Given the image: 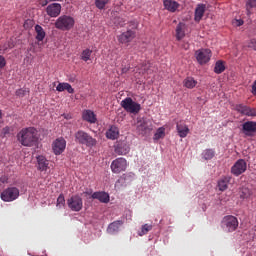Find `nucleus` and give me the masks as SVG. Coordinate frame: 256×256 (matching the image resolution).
<instances>
[{"label":"nucleus","mask_w":256,"mask_h":256,"mask_svg":"<svg viewBox=\"0 0 256 256\" xmlns=\"http://www.w3.org/2000/svg\"><path fill=\"white\" fill-rule=\"evenodd\" d=\"M17 140L23 147H35L39 141L38 131L35 127L23 128L18 132Z\"/></svg>","instance_id":"f257e3e1"},{"label":"nucleus","mask_w":256,"mask_h":256,"mask_svg":"<svg viewBox=\"0 0 256 256\" xmlns=\"http://www.w3.org/2000/svg\"><path fill=\"white\" fill-rule=\"evenodd\" d=\"M55 27L60 31H71L75 27V18L69 15H62L55 21Z\"/></svg>","instance_id":"f03ea898"},{"label":"nucleus","mask_w":256,"mask_h":256,"mask_svg":"<svg viewBox=\"0 0 256 256\" xmlns=\"http://www.w3.org/2000/svg\"><path fill=\"white\" fill-rule=\"evenodd\" d=\"M75 141L76 143L86 145L87 147H95V145H97V140L83 130H79L75 133Z\"/></svg>","instance_id":"7ed1b4c3"},{"label":"nucleus","mask_w":256,"mask_h":256,"mask_svg":"<svg viewBox=\"0 0 256 256\" xmlns=\"http://www.w3.org/2000/svg\"><path fill=\"white\" fill-rule=\"evenodd\" d=\"M221 225L224 231L233 233V231H237V227H239V220L233 215L224 216Z\"/></svg>","instance_id":"20e7f679"},{"label":"nucleus","mask_w":256,"mask_h":256,"mask_svg":"<svg viewBox=\"0 0 256 256\" xmlns=\"http://www.w3.org/2000/svg\"><path fill=\"white\" fill-rule=\"evenodd\" d=\"M121 107L127 111V113H132L137 115L141 111V104L133 101V98L127 97L121 101Z\"/></svg>","instance_id":"39448f33"},{"label":"nucleus","mask_w":256,"mask_h":256,"mask_svg":"<svg viewBox=\"0 0 256 256\" xmlns=\"http://www.w3.org/2000/svg\"><path fill=\"white\" fill-rule=\"evenodd\" d=\"M0 197L5 203H11V201L19 199V190L17 187H8L3 190Z\"/></svg>","instance_id":"423d86ee"},{"label":"nucleus","mask_w":256,"mask_h":256,"mask_svg":"<svg viewBox=\"0 0 256 256\" xmlns=\"http://www.w3.org/2000/svg\"><path fill=\"white\" fill-rule=\"evenodd\" d=\"M67 205L70 211L79 213L83 209V198L79 195H73L67 200Z\"/></svg>","instance_id":"0eeeda50"},{"label":"nucleus","mask_w":256,"mask_h":256,"mask_svg":"<svg viewBox=\"0 0 256 256\" xmlns=\"http://www.w3.org/2000/svg\"><path fill=\"white\" fill-rule=\"evenodd\" d=\"M112 173L119 174L123 173L127 169V160L125 158H116L110 165Z\"/></svg>","instance_id":"6e6552de"},{"label":"nucleus","mask_w":256,"mask_h":256,"mask_svg":"<svg viewBox=\"0 0 256 256\" xmlns=\"http://www.w3.org/2000/svg\"><path fill=\"white\" fill-rule=\"evenodd\" d=\"M131 151V146L127 140H119L114 144V153L116 155H127Z\"/></svg>","instance_id":"1a4fd4ad"},{"label":"nucleus","mask_w":256,"mask_h":256,"mask_svg":"<svg viewBox=\"0 0 256 256\" xmlns=\"http://www.w3.org/2000/svg\"><path fill=\"white\" fill-rule=\"evenodd\" d=\"M247 171V162L243 159L237 160L234 165L231 167L232 175L235 177H239V175H243Z\"/></svg>","instance_id":"9d476101"},{"label":"nucleus","mask_w":256,"mask_h":256,"mask_svg":"<svg viewBox=\"0 0 256 256\" xmlns=\"http://www.w3.org/2000/svg\"><path fill=\"white\" fill-rule=\"evenodd\" d=\"M195 57L199 65H205L211 61V51L209 49H200L195 52Z\"/></svg>","instance_id":"9b49d317"},{"label":"nucleus","mask_w":256,"mask_h":256,"mask_svg":"<svg viewBox=\"0 0 256 256\" xmlns=\"http://www.w3.org/2000/svg\"><path fill=\"white\" fill-rule=\"evenodd\" d=\"M235 109L238 113H241V115H245L246 117H256V108L244 104H237Z\"/></svg>","instance_id":"f8f14e48"},{"label":"nucleus","mask_w":256,"mask_h":256,"mask_svg":"<svg viewBox=\"0 0 256 256\" xmlns=\"http://www.w3.org/2000/svg\"><path fill=\"white\" fill-rule=\"evenodd\" d=\"M135 30L133 29H128L126 32H123L118 36V41L122 45H127V43H131L133 39L135 38Z\"/></svg>","instance_id":"ddd939ff"},{"label":"nucleus","mask_w":256,"mask_h":256,"mask_svg":"<svg viewBox=\"0 0 256 256\" xmlns=\"http://www.w3.org/2000/svg\"><path fill=\"white\" fill-rule=\"evenodd\" d=\"M242 133L246 135V137H253L256 133V122L255 121H247L242 124Z\"/></svg>","instance_id":"4468645a"},{"label":"nucleus","mask_w":256,"mask_h":256,"mask_svg":"<svg viewBox=\"0 0 256 256\" xmlns=\"http://www.w3.org/2000/svg\"><path fill=\"white\" fill-rule=\"evenodd\" d=\"M65 147H67V141L64 138H58L52 144L53 153L55 155H61L65 151Z\"/></svg>","instance_id":"2eb2a0df"},{"label":"nucleus","mask_w":256,"mask_h":256,"mask_svg":"<svg viewBox=\"0 0 256 256\" xmlns=\"http://www.w3.org/2000/svg\"><path fill=\"white\" fill-rule=\"evenodd\" d=\"M46 13L49 17H59L61 15V4L52 3L47 6Z\"/></svg>","instance_id":"dca6fc26"},{"label":"nucleus","mask_w":256,"mask_h":256,"mask_svg":"<svg viewBox=\"0 0 256 256\" xmlns=\"http://www.w3.org/2000/svg\"><path fill=\"white\" fill-rule=\"evenodd\" d=\"M176 130L181 139H185V137L189 135V126H187V124H185L184 122H178L176 124Z\"/></svg>","instance_id":"f3484780"},{"label":"nucleus","mask_w":256,"mask_h":256,"mask_svg":"<svg viewBox=\"0 0 256 256\" xmlns=\"http://www.w3.org/2000/svg\"><path fill=\"white\" fill-rule=\"evenodd\" d=\"M164 9L170 13H175L179 9L180 5L175 0H164L163 1Z\"/></svg>","instance_id":"a211bd4d"},{"label":"nucleus","mask_w":256,"mask_h":256,"mask_svg":"<svg viewBox=\"0 0 256 256\" xmlns=\"http://www.w3.org/2000/svg\"><path fill=\"white\" fill-rule=\"evenodd\" d=\"M82 119L83 121H87V123H97V116L92 110H84L82 113Z\"/></svg>","instance_id":"6ab92c4d"},{"label":"nucleus","mask_w":256,"mask_h":256,"mask_svg":"<svg viewBox=\"0 0 256 256\" xmlns=\"http://www.w3.org/2000/svg\"><path fill=\"white\" fill-rule=\"evenodd\" d=\"M107 139H111V141H115V139H119V127L112 125L106 131Z\"/></svg>","instance_id":"aec40b11"},{"label":"nucleus","mask_w":256,"mask_h":256,"mask_svg":"<svg viewBox=\"0 0 256 256\" xmlns=\"http://www.w3.org/2000/svg\"><path fill=\"white\" fill-rule=\"evenodd\" d=\"M56 91H58L59 93H63V91H67V93L70 94L75 93V89H73L71 84L67 82H60L56 87Z\"/></svg>","instance_id":"412c9836"},{"label":"nucleus","mask_w":256,"mask_h":256,"mask_svg":"<svg viewBox=\"0 0 256 256\" xmlns=\"http://www.w3.org/2000/svg\"><path fill=\"white\" fill-rule=\"evenodd\" d=\"M231 176H224L218 181L219 191H227L229 188V183H231Z\"/></svg>","instance_id":"4be33fe9"},{"label":"nucleus","mask_w":256,"mask_h":256,"mask_svg":"<svg viewBox=\"0 0 256 256\" xmlns=\"http://www.w3.org/2000/svg\"><path fill=\"white\" fill-rule=\"evenodd\" d=\"M91 197L92 199H97L100 203H109L110 201L109 195L106 192H94Z\"/></svg>","instance_id":"5701e85b"},{"label":"nucleus","mask_w":256,"mask_h":256,"mask_svg":"<svg viewBox=\"0 0 256 256\" xmlns=\"http://www.w3.org/2000/svg\"><path fill=\"white\" fill-rule=\"evenodd\" d=\"M138 131H140L142 135H145V133H149V131H153V125H151V122L144 120L139 124Z\"/></svg>","instance_id":"b1692460"},{"label":"nucleus","mask_w":256,"mask_h":256,"mask_svg":"<svg viewBox=\"0 0 256 256\" xmlns=\"http://www.w3.org/2000/svg\"><path fill=\"white\" fill-rule=\"evenodd\" d=\"M37 163L39 171H46L47 169H49V160H47L45 156H38Z\"/></svg>","instance_id":"393cba45"},{"label":"nucleus","mask_w":256,"mask_h":256,"mask_svg":"<svg viewBox=\"0 0 256 256\" xmlns=\"http://www.w3.org/2000/svg\"><path fill=\"white\" fill-rule=\"evenodd\" d=\"M121 225H123L122 220H116V221L110 223L108 226V229H107L108 233L113 234V233L119 232Z\"/></svg>","instance_id":"a878e982"},{"label":"nucleus","mask_w":256,"mask_h":256,"mask_svg":"<svg viewBox=\"0 0 256 256\" xmlns=\"http://www.w3.org/2000/svg\"><path fill=\"white\" fill-rule=\"evenodd\" d=\"M203 15H205V4H198L195 9V21H201Z\"/></svg>","instance_id":"bb28decb"},{"label":"nucleus","mask_w":256,"mask_h":256,"mask_svg":"<svg viewBox=\"0 0 256 256\" xmlns=\"http://www.w3.org/2000/svg\"><path fill=\"white\" fill-rule=\"evenodd\" d=\"M185 37V25L183 23H179L176 26V39L177 41H181Z\"/></svg>","instance_id":"cd10ccee"},{"label":"nucleus","mask_w":256,"mask_h":256,"mask_svg":"<svg viewBox=\"0 0 256 256\" xmlns=\"http://www.w3.org/2000/svg\"><path fill=\"white\" fill-rule=\"evenodd\" d=\"M35 32H36V39L38 41H43V39H45V30L43 29V27L41 25H36L35 26Z\"/></svg>","instance_id":"c85d7f7f"},{"label":"nucleus","mask_w":256,"mask_h":256,"mask_svg":"<svg viewBox=\"0 0 256 256\" xmlns=\"http://www.w3.org/2000/svg\"><path fill=\"white\" fill-rule=\"evenodd\" d=\"M213 157H215L214 149H205L202 152V159H205V161H210V159H213Z\"/></svg>","instance_id":"c756f323"},{"label":"nucleus","mask_w":256,"mask_h":256,"mask_svg":"<svg viewBox=\"0 0 256 256\" xmlns=\"http://www.w3.org/2000/svg\"><path fill=\"white\" fill-rule=\"evenodd\" d=\"M225 71V63L221 60L217 61L214 67V73L221 75Z\"/></svg>","instance_id":"7c9ffc66"},{"label":"nucleus","mask_w":256,"mask_h":256,"mask_svg":"<svg viewBox=\"0 0 256 256\" xmlns=\"http://www.w3.org/2000/svg\"><path fill=\"white\" fill-rule=\"evenodd\" d=\"M93 54V50L87 48L85 50L82 51L81 53V59L82 61H85L87 63V61H91V55Z\"/></svg>","instance_id":"2f4dec72"},{"label":"nucleus","mask_w":256,"mask_h":256,"mask_svg":"<svg viewBox=\"0 0 256 256\" xmlns=\"http://www.w3.org/2000/svg\"><path fill=\"white\" fill-rule=\"evenodd\" d=\"M184 86H186L187 89H193L194 87L197 86V82H196L195 78H193V77H187V78L184 80Z\"/></svg>","instance_id":"473e14b6"},{"label":"nucleus","mask_w":256,"mask_h":256,"mask_svg":"<svg viewBox=\"0 0 256 256\" xmlns=\"http://www.w3.org/2000/svg\"><path fill=\"white\" fill-rule=\"evenodd\" d=\"M253 9H256V0H247L246 1L247 15H251Z\"/></svg>","instance_id":"72a5a7b5"},{"label":"nucleus","mask_w":256,"mask_h":256,"mask_svg":"<svg viewBox=\"0 0 256 256\" xmlns=\"http://www.w3.org/2000/svg\"><path fill=\"white\" fill-rule=\"evenodd\" d=\"M165 137V128L160 127L157 129L156 133L154 134V141H159V139H163Z\"/></svg>","instance_id":"f704fd0d"},{"label":"nucleus","mask_w":256,"mask_h":256,"mask_svg":"<svg viewBox=\"0 0 256 256\" xmlns=\"http://www.w3.org/2000/svg\"><path fill=\"white\" fill-rule=\"evenodd\" d=\"M153 229V225L151 224H144L141 228V232L139 233L140 237H143V235H147L149 231Z\"/></svg>","instance_id":"c9c22d12"},{"label":"nucleus","mask_w":256,"mask_h":256,"mask_svg":"<svg viewBox=\"0 0 256 256\" xmlns=\"http://www.w3.org/2000/svg\"><path fill=\"white\" fill-rule=\"evenodd\" d=\"M56 207L59 209H61V207H65V196L63 194L58 196Z\"/></svg>","instance_id":"e433bc0d"},{"label":"nucleus","mask_w":256,"mask_h":256,"mask_svg":"<svg viewBox=\"0 0 256 256\" xmlns=\"http://www.w3.org/2000/svg\"><path fill=\"white\" fill-rule=\"evenodd\" d=\"M109 3V0H95V6L97 9H105V5Z\"/></svg>","instance_id":"4c0bfd02"},{"label":"nucleus","mask_w":256,"mask_h":256,"mask_svg":"<svg viewBox=\"0 0 256 256\" xmlns=\"http://www.w3.org/2000/svg\"><path fill=\"white\" fill-rule=\"evenodd\" d=\"M141 70L143 71V73H151V63L150 62L142 63Z\"/></svg>","instance_id":"58836bf2"},{"label":"nucleus","mask_w":256,"mask_h":256,"mask_svg":"<svg viewBox=\"0 0 256 256\" xmlns=\"http://www.w3.org/2000/svg\"><path fill=\"white\" fill-rule=\"evenodd\" d=\"M7 49H13V45L11 42H6L3 45L0 46V51H7Z\"/></svg>","instance_id":"ea45409f"},{"label":"nucleus","mask_w":256,"mask_h":256,"mask_svg":"<svg viewBox=\"0 0 256 256\" xmlns=\"http://www.w3.org/2000/svg\"><path fill=\"white\" fill-rule=\"evenodd\" d=\"M114 23L115 25H119L120 27L125 26V20L121 17L116 18Z\"/></svg>","instance_id":"a19ab883"},{"label":"nucleus","mask_w":256,"mask_h":256,"mask_svg":"<svg viewBox=\"0 0 256 256\" xmlns=\"http://www.w3.org/2000/svg\"><path fill=\"white\" fill-rule=\"evenodd\" d=\"M16 95H17V97H25V95H27V90H25V89H18L16 91Z\"/></svg>","instance_id":"79ce46f5"},{"label":"nucleus","mask_w":256,"mask_h":256,"mask_svg":"<svg viewBox=\"0 0 256 256\" xmlns=\"http://www.w3.org/2000/svg\"><path fill=\"white\" fill-rule=\"evenodd\" d=\"M248 47L256 51V40L255 39L250 40V42L248 43Z\"/></svg>","instance_id":"37998d69"},{"label":"nucleus","mask_w":256,"mask_h":256,"mask_svg":"<svg viewBox=\"0 0 256 256\" xmlns=\"http://www.w3.org/2000/svg\"><path fill=\"white\" fill-rule=\"evenodd\" d=\"M7 65V60H5V57L0 55V69H3Z\"/></svg>","instance_id":"c03bdc74"},{"label":"nucleus","mask_w":256,"mask_h":256,"mask_svg":"<svg viewBox=\"0 0 256 256\" xmlns=\"http://www.w3.org/2000/svg\"><path fill=\"white\" fill-rule=\"evenodd\" d=\"M11 133V129L9 127L3 128V135L6 137V135H9Z\"/></svg>","instance_id":"a18cd8bd"},{"label":"nucleus","mask_w":256,"mask_h":256,"mask_svg":"<svg viewBox=\"0 0 256 256\" xmlns=\"http://www.w3.org/2000/svg\"><path fill=\"white\" fill-rule=\"evenodd\" d=\"M49 0H40V5H42V7H45L46 5H48Z\"/></svg>","instance_id":"49530a36"},{"label":"nucleus","mask_w":256,"mask_h":256,"mask_svg":"<svg viewBox=\"0 0 256 256\" xmlns=\"http://www.w3.org/2000/svg\"><path fill=\"white\" fill-rule=\"evenodd\" d=\"M130 67L129 66H124L122 67V73H128L129 72Z\"/></svg>","instance_id":"de8ad7c7"},{"label":"nucleus","mask_w":256,"mask_h":256,"mask_svg":"<svg viewBox=\"0 0 256 256\" xmlns=\"http://www.w3.org/2000/svg\"><path fill=\"white\" fill-rule=\"evenodd\" d=\"M130 25L132 26V29H137V22L131 21Z\"/></svg>","instance_id":"09e8293b"},{"label":"nucleus","mask_w":256,"mask_h":256,"mask_svg":"<svg viewBox=\"0 0 256 256\" xmlns=\"http://www.w3.org/2000/svg\"><path fill=\"white\" fill-rule=\"evenodd\" d=\"M243 20H236V25L237 27H241V25H243Z\"/></svg>","instance_id":"8fccbe9b"},{"label":"nucleus","mask_w":256,"mask_h":256,"mask_svg":"<svg viewBox=\"0 0 256 256\" xmlns=\"http://www.w3.org/2000/svg\"><path fill=\"white\" fill-rule=\"evenodd\" d=\"M183 49H185V50L189 49V43H185V44L183 45Z\"/></svg>","instance_id":"3c124183"},{"label":"nucleus","mask_w":256,"mask_h":256,"mask_svg":"<svg viewBox=\"0 0 256 256\" xmlns=\"http://www.w3.org/2000/svg\"><path fill=\"white\" fill-rule=\"evenodd\" d=\"M1 183H7V179L5 177L0 178Z\"/></svg>","instance_id":"603ef678"},{"label":"nucleus","mask_w":256,"mask_h":256,"mask_svg":"<svg viewBox=\"0 0 256 256\" xmlns=\"http://www.w3.org/2000/svg\"><path fill=\"white\" fill-rule=\"evenodd\" d=\"M85 193V195H91V191L89 192V191H86V192H84Z\"/></svg>","instance_id":"864d4df0"},{"label":"nucleus","mask_w":256,"mask_h":256,"mask_svg":"<svg viewBox=\"0 0 256 256\" xmlns=\"http://www.w3.org/2000/svg\"><path fill=\"white\" fill-rule=\"evenodd\" d=\"M70 81L71 83H73L75 81V78H71Z\"/></svg>","instance_id":"5fc2aeb1"},{"label":"nucleus","mask_w":256,"mask_h":256,"mask_svg":"<svg viewBox=\"0 0 256 256\" xmlns=\"http://www.w3.org/2000/svg\"><path fill=\"white\" fill-rule=\"evenodd\" d=\"M1 116H2V113H1V110H0V119H1Z\"/></svg>","instance_id":"6e6d98bb"}]
</instances>
